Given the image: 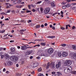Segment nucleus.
Returning a JSON list of instances; mask_svg holds the SVG:
<instances>
[{"label": "nucleus", "mask_w": 76, "mask_h": 76, "mask_svg": "<svg viewBox=\"0 0 76 76\" xmlns=\"http://www.w3.org/2000/svg\"><path fill=\"white\" fill-rule=\"evenodd\" d=\"M10 59L12 61L15 62L18 60V58L16 56H12L10 57Z\"/></svg>", "instance_id": "obj_1"}, {"label": "nucleus", "mask_w": 76, "mask_h": 76, "mask_svg": "<svg viewBox=\"0 0 76 76\" xmlns=\"http://www.w3.org/2000/svg\"><path fill=\"white\" fill-rule=\"evenodd\" d=\"M72 64V62L70 61H66L65 62L64 65L65 66H70Z\"/></svg>", "instance_id": "obj_2"}, {"label": "nucleus", "mask_w": 76, "mask_h": 76, "mask_svg": "<svg viewBox=\"0 0 76 76\" xmlns=\"http://www.w3.org/2000/svg\"><path fill=\"white\" fill-rule=\"evenodd\" d=\"M33 48V47H27L26 46H23L21 47V49L22 50H26L28 48Z\"/></svg>", "instance_id": "obj_3"}, {"label": "nucleus", "mask_w": 76, "mask_h": 76, "mask_svg": "<svg viewBox=\"0 0 76 76\" xmlns=\"http://www.w3.org/2000/svg\"><path fill=\"white\" fill-rule=\"evenodd\" d=\"M50 8L47 7L46 8V9L44 10V13L47 14V13H48L50 12Z\"/></svg>", "instance_id": "obj_4"}, {"label": "nucleus", "mask_w": 76, "mask_h": 76, "mask_svg": "<svg viewBox=\"0 0 76 76\" xmlns=\"http://www.w3.org/2000/svg\"><path fill=\"white\" fill-rule=\"evenodd\" d=\"M48 54H52L53 53V49L51 48H50L48 49Z\"/></svg>", "instance_id": "obj_5"}, {"label": "nucleus", "mask_w": 76, "mask_h": 76, "mask_svg": "<svg viewBox=\"0 0 76 76\" xmlns=\"http://www.w3.org/2000/svg\"><path fill=\"white\" fill-rule=\"evenodd\" d=\"M38 66V63L37 62H36L34 63L32 65V67H36Z\"/></svg>", "instance_id": "obj_6"}, {"label": "nucleus", "mask_w": 76, "mask_h": 76, "mask_svg": "<svg viewBox=\"0 0 76 76\" xmlns=\"http://www.w3.org/2000/svg\"><path fill=\"white\" fill-rule=\"evenodd\" d=\"M61 66V62L60 61H59L58 63V64H56V68H58L60 67Z\"/></svg>", "instance_id": "obj_7"}, {"label": "nucleus", "mask_w": 76, "mask_h": 76, "mask_svg": "<svg viewBox=\"0 0 76 76\" xmlns=\"http://www.w3.org/2000/svg\"><path fill=\"white\" fill-rule=\"evenodd\" d=\"M32 52V50H28L27 51V52L26 53V55H29V54H31Z\"/></svg>", "instance_id": "obj_8"}, {"label": "nucleus", "mask_w": 76, "mask_h": 76, "mask_svg": "<svg viewBox=\"0 0 76 76\" xmlns=\"http://www.w3.org/2000/svg\"><path fill=\"white\" fill-rule=\"evenodd\" d=\"M62 54L63 57H66L68 55V53L66 52H64Z\"/></svg>", "instance_id": "obj_9"}, {"label": "nucleus", "mask_w": 76, "mask_h": 76, "mask_svg": "<svg viewBox=\"0 0 76 76\" xmlns=\"http://www.w3.org/2000/svg\"><path fill=\"white\" fill-rule=\"evenodd\" d=\"M7 64L8 66H12L13 65V63L10 61L8 62Z\"/></svg>", "instance_id": "obj_10"}, {"label": "nucleus", "mask_w": 76, "mask_h": 76, "mask_svg": "<svg viewBox=\"0 0 76 76\" xmlns=\"http://www.w3.org/2000/svg\"><path fill=\"white\" fill-rule=\"evenodd\" d=\"M64 73H65L68 74V73H69V71H68V69H65L64 70Z\"/></svg>", "instance_id": "obj_11"}, {"label": "nucleus", "mask_w": 76, "mask_h": 76, "mask_svg": "<svg viewBox=\"0 0 76 76\" xmlns=\"http://www.w3.org/2000/svg\"><path fill=\"white\" fill-rule=\"evenodd\" d=\"M50 67H52V68H53V69L54 68V64L52 63L50 64Z\"/></svg>", "instance_id": "obj_12"}, {"label": "nucleus", "mask_w": 76, "mask_h": 76, "mask_svg": "<svg viewBox=\"0 0 76 76\" xmlns=\"http://www.w3.org/2000/svg\"><path fill=\"white\" fill-rule=\"evenodd\" d=\"M55 2H53L51 3V5L52 7H54L56 6V5H55Z\"/></svg>", "instance_id": "obj_13"}, {"label": "nucleus", "mask_w": 76, "mask_h": 76, "mask_svg": "<svg viewBox=\"0 0 76 76\" xmlns=\"http://www.w3.org/2000/svg\"><path fill=\"white\" fill-rule=\"evenodd\" d=\"M20 33L22 35H23V32H24V30L21 29L20 30Z\"/></svg>", "instance_id": "obj_14"}, {"label": "nucleus", "mask_w": 76, "mask_h": 76, "mask_svg": "<svg viewBox=\"0 0 76 76\" xmlns=\"http://www.w3.org/2000/svg\"><path fill=\"white\" fill-rule=\"evenodd\" d=\"M68 69L70 70V71H72V67L69 66L68 67V68H67Z\"/></svg>", "instance_id": "obj_15"}, {"label": "nucleus", "mask_w": 76, "mask_h": 76, "mask_svg": "<svg viewBox=\"0 0 76 76\" xmlns=\"http://www.w3.org/2000/svg\"><path fill=\"white\" fill-rule=\"evenodd\" d=\"M47 38H55V36H48L47 37Z\"/></svg>", "instance_id": "obj_16"}, {"label": "nucleus", "mask_w": 76, "mask_h": 76, "mask_svg": "<svg viewBox=\"0 0 76 76\" xmlns=\"http://www.w3.org/2000/svg\"><path fill=\"white\" fill-rule=\"evenodd\" d=\"M72 48H73L74 50H76V46L72 45Z\"/></svg>", "instance_id": "obj_17"}, {"label": "nucleus", "mask_w": 76, "mask_h": 76, "mask_svg": "<svg viewBox=\"0 0 76 76\" xmlns=\"http://www.w3.org/2000/svg\"><path fill=\"white\" fill-rule=\"evenodd\" d=\"M11 51H12V52H15V49L14 48H12L11 49Z\"/></svg>", "instance_id": "obj_18"}, {"label": "nucleus", "mask_w": 76, "mask_h": 76, "mask_svg": "<svg viewBox=\"0 0 76 76\" xmlns=\"http://www.w3.org/2000/svg\"><path fill=\"white\" fill-rule=\"evenodd\" d=\"M40 44L42 45H43V46H45L46 45V43H41Z\"/></svg>", "instance_id": "obj_19"}, {"label": "nucleus", "mask_w": 76, "mask_h": 76, "mask_svg": "<svg viewBox=\"0 0 76 76\" xmlns=\"http://www.w3.org/2000/svg\"><path fill=\"white\" fill-rule=\"evenodd\" d=\"M50 66V63H48L47 66H46V69H48V68H49V66Z\"/></svg>", "instance_id": "obj_20"}, {"label": "nucleus", "mask_w": 76, "mask_h": 76, "mask_svg": "<svg viewBox=\"0 0 76 76\" xmlns=\"http://www.w3.org/2000/svg\"><path fill=\"white\" fill-rule=\"evenodd\" d=\"M58 55L59 57H61V56H62V54H61V53L60 52L58 53Z\"/></svg>", "instance_id": "obj_21"}, {"label": "nucleus", "mask_w": 76, "mask_h": 76, "mask_svg": "<svg viewBox=\"0 0 76 76\" xmlns=\"http://www.w3.org/2000/svg\"><path fill=\"white\" fill-rule=\"evenodd\" d=\"M5 4H6V5H7V4H8V6H10L11 7H12V6H13V5H11L10 4L8 3H5Z\"/></svg>", "instance_id": "obj_22"}, {"label": "nucleus", "mask_w": 76, "mask_h": 76, "mask_svg": "<svg viewBox=\"0 0 76 76\" xmlns=\"http://www.w3.org/2000/svg\"><path fill=\"white\" fill-rule=\"evenodd\" d=\"M41 56H44L45 57L46 56V54H44V53H41Z\"/></svg>", "instance_id": "obj_23"}, {"label": "nucleus", "mask_w": 76, "mask_h": 76, "mask_svg": "<svg viewBox=\"0 0 76 76\" xmlns=\"http://www.w3.org/2000/svg\"><path fill=\"white\" fill-rule=\"evenodd\" d=\"M23 6L22 5L20 6H16V7L17 8H21V7H22Z\"/></svg>", "instance_id": "obj_24"}, {"label": "nucleus", "mask_w": 76, "mask_h": 76, "mask_svg": "<svg viewBox=\"0 0 76 76\" xmlns=\"http://www.w3.org/2000/svg\"><path fill=\"white\" fill-rule=\"evenodd\" d=\"M20 22H23V23H25L26 21L25 20H21L20 21Z\"/></svg>", "instance_id": "obj_25"}, {"label": "nucleus", "mask_w": 76, "mask_h": 76, "mask_svg": "<svg viewBox=\"0 0 76 76\" xmlns=\"http://www.w3.org/2000/svg\"><path fill=\"white\" fill-rule=\"evenodd\" d=\"M3 23V22L2 21H0V23L1 25V26H4V23Z\"/></svg>", "instance_id": "obj_26"}, {"label": "nucleus", "mask_w": 76, "mask_h": 76, "mask_svg": "<svg viewBox=\"0 0 76 76\" xmlns=\"http://www.w3.org/2000/svg\"><path fill=\"white\" fill-rule=\"evenodd\" d=\"M61 46L62 47H66V44H61Z\"/></svg>", "instance_id": "obj_27"}, {"label": "nucleus", "mask_w": 76, "mask_h": 76, "mask_svg": "<svg viewBox=\"0 0 76 76\" xmlns=\"http://www.w3.org/2000/svg\"><path fill=\"white\" fill-rule=\"evenodd\" d=\"M70 6H71L70 4H67V5L66 6V7H70Z\"/></svg>", "instance_id": "obj_28"}, {"label": "nucleus", "mask_w": 76, "mask_h": 76, "mask_svg": "<svg viewBox=\"0 0 76 76\" xmlns=\"http://www.w3.org/2000/svg\"><path fill=\"white\" fill-rule=\"evenodd\" d=\"M42 70V68H40L38 69V72H41Z\"/></svg>", "instance_id": "obj_29"}, {"label": "nucleus", "mask_w": 76, "mask_h": 76, "mask_svg": "<svg viewBox=\"0 0 76 76\" xmlns=\"http://www.w3.org/2000/svg\"><path fill=\"white\" fill-rule=\"evenodd\" d=\"M72 73L73 74H75V75H76V71H73L72 72Z\"/></svg>", "instance_id": "obj_30"}, {"label": "nucleus", "mask_w": 76, "mask_h": 76, "mask_svg": "<svg viewBox=\"0 0 76 76\" xmlns=\"http://www.w3.org/2000/svg\"><path fill=\"white\" fill-rule=\"evenodd\" d=\"M56 74L57 75H61V73H60V72H56Z\"/></svg>", "instance_id": "obj_31"}, {"label": "nucleus", "mask_w": 76, "mask_h": 76, "mask_svg": "<svg viewBox=\"0 0 76 76\" xmlns=\"http://www.w3.org/2000/svg\"><path fill=\"white\" fill-rule=\"evenodd\" d=\"M66 7H66V6L64 5L62 7V9H66Z\"/></svg>", "instance_id": "obj_32"}, {"label": "nucleus", "mask_w": 76, "mask_h": 76, "mask_svg": "<svg viewBox=\"0 0 76 76\" xmlns=\"http://www.w3.org/2000/svg\"><path fill=\"white\" fill-rule=\"evenodd\" d=\"M4 32H5V30H4L1 31L0 30V33H4Z\"/></svg>", "instance_id": "obj_33"}, {"label": "nucleus", "mask_w": 76, "mask_h": 76, "mask_svg": "<svg viewBox=\"0 0 76 76\" xmlns=\"http://www.w3.org/2000/svg\"><path fill=\"white\" fill-rule=\"evenodd\" d=\"M36 28H40V26L39 25H37L36 27Z\"/></svg>", "instance_id": "obj_34"}, {"label": "nucleus", "mask_w": 76, "mask_h": 76, "mask_svg": "<svg viewBox=\"0 0 76 76\" xmlns=\"http://www.w3.org/2000/svg\"><path fill=\"white\" fill-rule=\"evenodd\" d=\"M61 29L62 30H65V28L64 27H61Z\"/></svg>", "instance_id": "obj_35"}, {"label": "nucleus", "mask_w": 76, "mask_h": 76, "mask_svg": "<svg viewBox=\"0 0 76 76\" xmlns=\"http://www.w3.org/2000/svg\"><path fill=\"white\" fill-rule=\"evenodd\" d=\"M5 56L7 58H9V55L7 54H5Z\"/></svg>", "instance_id": "obj_36"}, {"label": "nucleus", "mask_w": 76, "mask_h": 76, "mask_svg": "<svg viewBox=\"0 0 76 76\" xmlns=\"http://www.w3.org/2000/svg\"><path fill=\"white\" fill-rule=\"evenodd\" d=\"M40 11L42 13V12H43V8L41 7L40 8Z\"/></svg>", "instance_id": "obj_37"}, {"label": "nucleus", "mask_w": 76, "mask_h": 76, "mask_svg": "<svg viewBox=\"0 0 76 76\" xmlns=\"http://www.w3.org/2000/svg\"><path fill=\"white\" fill-rule=\"evenodd\" d=\"M38 76H44L43 74H39L38 75Z\"/></svg>", "instance_id": "obj_38"}, {"label": "nucleus", "mask_w": 76, "mask_h": 76, "mask_svg": "<svg viewBox=\"0 0 76 76\" xmlns=\"http://www.w3.org/2000/svg\"><path fill=\"white\" fill-rule=\"evenodd\" d=\"M10 12H11V10H8L7 11V13H10Z\"/></svg>", "instance_id": "obj_39"}, {"label": "nucleus", "mask_w": 76, "mask_h": 76, "mask_svg": "<svg viewBox=\"0 0 76 76\" xmlns=\"http://www.w3.org/2000/svg\"><path fill=\"white\" fill-rule=\"evenodd\" d=\"M73 57H76V53H73Z\"/></svg>", "instance_id": "obj_40"}, {"label": "nucleus", "mask_w": 76, "mask_h": 76, "mask_svg": "<svg viewBox=\"0 0 76 76\" xmlns=\"http://www.w3.org/2000/svg\"><path fill=\"white\" fill-rule=\"evenodd\" d=\"M21 1H22V0H19L17 3H20V2H21Z\"/></svg>", "instance_id": "obj_41"}, {"label": "nucleus", "mask_w": 76, "mask_h": 76, "mask_svg": "<svg viewBox=\"0 0 76 76\" xmlns=\"http://www.w3.org/2000/svg\"><path fill=\"white\" fill-rule=\"evenodd\" d=\"M7 5V6L6 7L7 9H8V8H10V7H9V6H10V5H8V4Z\"/></svg>", "instance_id": "obj_42"}, {"label": "nucleus", "mask_w": 76, "mask_h": 76, "mask_svg": "<svg viewBox=\"0 0 76 76\" xmlns=\"http://www.w3.org/2000/svg\"><path fill=\"white\" fill-rule=\"evenodd\" d=\"M72 9H73V10H75V9H76V7H73L72 8Z\"/></svg>", "instance_id": "obj_43"}, {"label": "nucleus", "mask_w": 76, "mask_h": 76, "mask_svg": "<svg viewBox=\"0 0 76 76\" xmlns=\"http://www.w3.org/2000/svg\"><path fill=\"white\" fill-rule=\"evenodd\" d=\"M28 7L29 9H31V5H28Z\"/></svg>", "instance_id": "obj_44"}, {"label": "nucleus", "mask_w": 76, "mask_h": 76, "mask_svg": "<svg viewBox=\"0 0 76 76\" xmlns=\"http://www.w3.org/2000/svg\"><path fill=\"white\" fill-rule=\"evenodd\" d=\"M51 74L52 75H54V74H56V72H51Z\"/></svg>", "instance_id": "obj_45"}, {"label": "nucleus", "mask_w": 76, "mask_h": 76, "mask_svg": "<svg viewBox=\"0 0 76 76\" xmlns=\"http://www.w3.org/2000/svg\"><path fill=\"white\" fill-rule=\"evenodd\" d=\"M52 29H53V30H55V29H56L55 28V26H53V27H52Z\"/></svg>", "instance_id": "obj_46"}, {"label": "nucleus", "mask_w": 76, "mask_h": 76, "mask_svg": "<svg viewBox=\"0 0 76 76\" xmlns=\"http://www.w3.org/2000/svg\"><path fill=\"white\" fill-rule=\"evenodd\" d=\"M29 12H31V11L30 10H27L26 12V13H29Z\"/></svg>", "instance_id": "obj_47"}, {"label": "nucleus", "mask_w": 76, "mask_h": 76, "mask_svg": "<svg viewBox=\"0 0 76 76\" xmlns=\"http://www.w3.org/2000/svg\"><path fill=\"white\" fill-rule=\"evenodd\" d=\"M66 29H68V26L67 25H66Z\"/></svg>", "instance_id": "obj_48"}, {"label": "nucleus", "mask_w": 76, "mask_h": 76, "mask_svg": "<svg viewBox=\"0 0 76 76\" xmlns=\"http://www.w3.org/2000/svg\"><path fill=\"white\" fill-rule=\"evenodd\" d=\"M32 21L31 20H29L28 21V23H30V22H31Z\"/></svg>", "instance_id": "obj_49"}, {"label": "nucleus", "mask_w": 76, "mask_h": 76, "mask_svg": "<svg viewBox=\"0 0 76 76\" xmlns=\"http://www.w3.org/2000/svg\"><path fill=\"white\" fill-rule=\"evenodd\" d=\"M12 13H15V10H13L11 11Z\"/></svg>", "instance_id": "obj_50"}, {"label": "nucleus", "mask_w": 76, "mask_h": 76, "mask_svg": "<svg viewBox=\"0 0 76 76\" xmlns=\"http://www.w3.org/2000/svg\"><path fill=\"white\" fill-rule=\"evenodd\" d=\"M4 55H2L1 56V58H4Z\"/></svg>", "instance_id": "obj_51"}, {"label": "nucleus", "mask_w": 76, "mask_h": 76, "mask_svg": "<svg viewBox=\"0 0 76 76\" xmlns=\"http://www.w3.org/2000/svg\"><path fill=\"white\" fill-rule=\"evenodd\" d=\"M42 2L41 1H38L37 3V4H39V3H41Z\"/></svg>", "instance_id": "obj_52"}, {"label": "nucleus", "mask_w": 76, "mask_h": 76, "mask_svg": "<svg viewBox=\"0 0 76 76\" xmlns=\"http://www.w3.org/2000/svg\"><path fill=\"white\" fill-rule=\"evenodd\" d=\"M72 5H75L76 4V3H72L71 4Z\"/></svg>", "instance_id": "obj_53"}, {"label": "nucleus", "mask_w": 76, "mask_h": 76, "mask_svg": "<svg viewBox=\"0 0 76 76\" xmlns=\"http://www.w3.org/2000/svg\"><path fill=\"white\" fill-rule=\"evenodd\" d=\"M32 12H35V11H36V10H35L34 9H33L32 10Z\"/></svg>", "instance_id": "obj_54"}, {"label": "nucleus", "mask_w": 76, "mask_h": 76, "mask_svg": "<svg viewBox=\"0 0 76 76\" xmlns=\"http://www.w3.org/2000/svg\"><path fill=\"white\" fill-rule=\"evenodd\" d=\"M45 26H47V25H48V24L47 23H45L44 24Z\"/></svg>", "instance_id": "obj_55"}, {"label": "nucleus", "mask_w": 76, "mask_h": 76, "mask_svg": "<svg viewBox=\"0 0 76 76\" xmlns=\"http://www.w3.org/2000/svg\"><path fill=\"white\" fill-rule=\"evenodd\" d=\"M31 7H34L35 6L34 5L31 4Z\"/></svg>", "instance_id": "obj_56"}, {"label": "nucleus", "mask_w": 76, "mask_h": 76, "mask_svg": "<svg viewBox=\"0 0 76 76\" xmlns=\"http://www.w3.org/2000/svg\"><path fill=\"white\" fill-rule=\"evenodd\" d=\"M72 29H75V26H73L72 27Z\"/></svg>", "instance_id": "obj_57"}, {"label": "nucleus", "mask_w": 76, "mask_h": 76, "mask_svg": "<svg viewBox=\"0 0 76 76\" xmlns=\"http://www.w3.org/2000/svg\"><path fill=\"white\" fill-rule=\"evenodd\" d=\"M37 47H39L40 46V45H37L35 46H34V47H37Z\"/></svg>", "instance_id": "obj_58"}, {"label": "nucleus", "mask_w": 76, "mask_h": 76, "mask_svg": "<svg viewBox=\"0 0 76 76\" xmlns=\"http://www.w3.org/2000/svg\"><path fill=\"white\" fill-rule=\"evenodd\" d=\"M66 1L68 2V3H69V2H70L71 1V0H66Z\"/></svg>", "instance_id": "obj_59"}, {"label": "nucleus", "mask_w": 76, "mask_h": 76, "mask_svg": "<svg viewBox=\"0 0 76 76\" xmlns=\"http://www.w3.org/2000/svg\"><path fill=\"white\" fill-rule=\"evenodd\" d=\"M37 59H39L40 58V57L39 56H38L37 57Z\"/></svg>", "instance_id": "obj_60"}, {"label": "nucleus", "mask_w": 76, "mask_h": 76, "mask_svg": "<svg viewBox=\"0 0 76 76\" xmlns=\"http://www.w3.org/2000/svg\"><path fill=\"white\" fill-rule=\"evenodd\" d=\"M10 42H14V40H11L10 41Z\"/></svg>", "instance_id": "obj_61"}, {"label": "nucleus", "mask_w": 76, "mask_h": 76, "mask_svg": "<svg viewBox=\"0 0 76 76\" xmlns=\"http://www.w3.org/2000/svg\"><path fill=\"white\" fill-rule=\"evenodd\" d=\"M61 14L62 15H63V11H61Z\"/></svg>", "instance_id": "obj_62"}, {"label": "nucleus", "mask_w": 76, "mask_h": 76, "mask_svg": "<svg viewBox=\"0 0 76 76\" xmlns=\"http://www.w3.org/2000/svg\"><path fill=\"white\" fill-rule=\"evenodd\" d=\"M54 76H60L59 75H55Z\"/></svg>", "instance_id": "obj_63"}, {"label": "nucleus", "mask_w": 76, "mask_h": 76, "mask_svg": "<svg viewBox=\"0 0 76 76\" xmlns=\"http://www.w3.org/2000/svg\"><path fill=\"white\" fill-rule=\"evenodd\" d=\"M6 71V69L4 68L3 69V72H5Z\"/></svg>", "instance_id": "obj_64"}]
</instances>
